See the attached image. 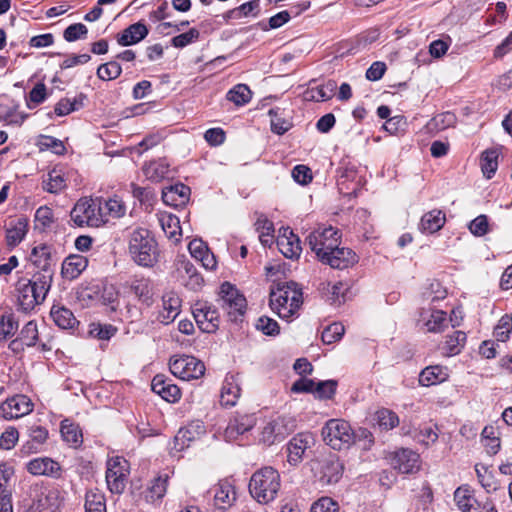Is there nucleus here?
Wrapping results in <instances>:
<instances>
[{
	"mask_svg": "<svg viewBox=\"0 0 512 512\" xmlns=\"http://www.w3.org/2000/svg\"><path fill=\"white\" fill-rule=\"evenodd\" d=\"M303 303L302 290L297 283L280 282L271 287L269 306L282 319L293 317Z\"/></svg>",
	"mask_w": 512,
	"mask_h": 512,
	"instance_id": "obj_1",
	"label": "nucleus"
},
{
	"mask_svg": "<svg viewBox=\"0 0 512 512\" xmlns=\"http://www.w3.org/2000/svg\"><path fill=\"white\" fill-rule=\"evenodd\" d=\"M128 251L132 260L139 266L151 268L158 262L157 242L145 228L138 227L130 233Z\"/></svg>",
	"mask_w": 512,
	"mask_h": 512,
	"instance_id": "obj_2",
	"label": "nucleus"
},
{
	"mask_svg": "<svg viewBox=\"0 0 512 512\" xmlns=\"http://www.w3.org/2000/svg\"><path fill=\"white\" fill-rule=\"evenodd\" d=\"M281 488L279 472L271 466L255 471L249 482V492L253 499L260 504L274 501Z\"/></svg>",
	"mask_w": 512,
	"mask_h": 512,
	"instance_id": "obj_3",
	"label": "nucleus"
},
{
	"mask_svg": "<svg viewBox=\"0 0 512 512\" xmlns=\"http://www.w3.org/2000/svg\"><path fill=\"white\" fill-rule=\"evenodd\" d=\"M323 441L334 450L349 448L357 439L351 425L343 419H330L322 428Z\"/></svg>",
	"mask_w": 512,
	"mask_h": 512,
	"instance_id": "obj_4",
	"label": "nucleus"
},
{
	"mask_svg": "<svg viewBox=\"0 0 512 512\" xmlns=\"http://www.w3.org/2000/svg\"><path fill=\"white\" fill-rule=\"evenodd\" d=\"M219 303L232 322L242 321L246 312L247 302L244 295L229 282H224L220 287Z\"/></svg>",
	"mask_w": 512,
	"mask_h": 512,
	"instance_id": "obj_5",
	"label": "nucleus"
},
{
	"mask_svg": "<svg viewBox=\"0 0 512 512\" xmlns=\"http://www.w3.org/2000/svg\"><path fill=\"white\" fill-rule=\"evenodd\" d=\"M306 241L319 260L340 244V235L332 226L319 228L311 232Z\"/></svg>",
	"mask_w": 512,
	"mask_h": 512,
	"instance_id": "obj_6",
	"label": "nucleus"
},
{
	"mask_svg": "<svg viewBox=\"0 0 512 512\" xmlns=\"http://www.w3.org/2000/svg\"><path fill=\"white\" fill-rule=\"evenodd\" d=\"M169 369L174 376L182 380H191L204 375L205 365L194 356L181 355L170 359Z\"/></svg>",
	"mask_w": 512,
	"mask_h": 512,
	"instance_id": "obj_7",
	"label": "nucleus"
},
{
	"mask_svg": "<svg viewBox=\"0 0 512 512\" xmlns=\"http://www.w3.org/2000/svg\"><path fill=\"white\" fill-rule=\"evenodd\" d=\"M99 209L95 206V199H80L70 212L71 221L78 227H99L102 221Z\"/></svg>",
	"mask_w": 512,
	"mask_h": 512,
	"instance_id": "obj_8",
	"label": "nucleus"
},
{
	"mask_svg": "<svg viewBox=\"0 0 512 512\" xmlns=\"http://www.w3.org/2000/svg\"><path fill=\"white\" fill-rule=\"evenodd\" d=\"M129 474V464L123 457H113L107 462L106 482L112 493L120 494L124 491Z\"/></svg>",
	"mask_w": 512,
	"mask_h": 512,
	"instance_id": "obj_9",
	"label": "nucleus"
},
{
	"mask_svg": "<svg viewBox=\"0 0 512 512\" xmlns=\"http://www.w3.org/2000/svg\"><path fill=\"white\" fill-rule=\"evenodd\" d=\"M295 429V423L290 418L279 417L267 423L261 433V440L267 445L283 441Z\"/></svg>",
	"mask_w": 512,
	"mask_h": 512,
	"instance_id": "obj_10",
	"label": "nucleus"
},
{
	"mask_svg": "<svg viewBox=\"0 0 512 512\" xmlns=\"http://www.w3.org/2000/svg\"><path fill=\"white\" fill-rule=\"evenodd\" d=\"M193 316L203 332L213 333L219 327V313L216 308L207 302L195 303L193 306Z\"/></svg>",
	"mask_w": 512,
	"mask_h": 512,
	"instance_id": "obj_11",
	"label": "nucleus"
},
{
	"mask_svg": "<svg viewBox=\"0 0 512 512\" xmlns=\"http://www.w3.org/2000/svg\"><path fill=\"white\" fill-rule=\"evenodd\" d=\"M33 410L30 398L23 394L15 395L0 405V416L6 420L18 419Z\"/></svg>",
	"mask_w": 512,
	"mask_h": 512,
	"instance_id": "obj_12",
	"label": "nucleus"
},
{
	"mask_svg": "<svg viewBox=\"0 0 512 512\" xmlns=\"http://www.w3.org/2000/svg\"><path fill=\"white\" fill-rule=\"evenodd\" d=\"M61 492L57 488L46 491L40 490L34 495L32 503L29 505V512H44L49 510L55 512L62 503Z\"/></svg>",
	"mask_w": 512,
	"mask_h": 512,
	"instance_id": "obj_13",
	"label": "nucleus"
},
{
	"mask_svg": "<svg viewBox=\"0 0 512 512\" xmlns=\"http://www.w3.org/2000/svg\"><path fill=\"white\" fill-rule=\"evenodd\" d=\"M391 465L400 473H414L420 469V456L413 450L402 448L393 453Z\"/></svg>",
	"mask_w": 512,
	"mask_h": 512,
	"instance_id": "obj_14",
	"label": "nucleus"
},
{
	"mask_svg": "<svg viewBox=\"0 0 512 512\" xmlns=\"http://www.w3.org/2000/svg\"><path fill=\"white\" fill-rule=\"evenodd\" d=\"M26 470L34 476H46L59 479L62 475L61 465L50 457H37L26 463Z\"/></svg>",
	"mask_w": 512,
	"mask_h": 512,
	"instance_id": "obj_15",
	"label": "nucleus"
},
{
	"mask_svg": "<svg viewBox=\"0 0 512 512\" xmlns=\"http://www.w3.org/2000/svg\"><path fill=\"white\" fill-rule=\"evenodd\" d=\"M342 473L343 465L336 454H331L319 461V481L323 485L337 483Z\"/></svg>",
	"mask_w": 512,
	"mask_h": 512,
	"instance_id": "obj_16",
	"label": "nucleus"
},
{
	"mask_svg": "<svg viewBox=\"0 0 512 512\" xmlns=\"http://www.w3.org/2000/svg\"><path fill=\"white\" fill-rule=\"evenodd\" d=\"M256 424V417L254 414H240L236 413L230 419L226 429L225 438L229 441L235 440L238 436L250 431Z\"/></svg>",
	"mask_w": 512,
	"mask_h": 512,
	"instance_id": "obj_17",
	"label": "nucleus"
},
{
	"mask_svg": "<svg viewBox=\"0 0 512 512\" xmlns=\"http://www.w3.org/2000/svg\"><path fill=\"white\" fill-rule=\"evenodd\" d=\"M334 269H346L357 262V255L349 248L336 246L328 255L320 260Z\"/></svg>",
	"mask_w": 512,
	"mask_h": 512,
	"instance_id": "obj_18",
	"label": "nucleus"
},
{
	"mask_svg": "<svg viewBox=\"0 0 512 512\" xmlns=\"http://www.w3.org/2000/svg\"><path fill=\"white\" fill-rule=\"evenodd\" d=\"M151 389L154 393L161 396L165 401L170 403L177 402L181 397V391L179 387L172 383L170 379H167L162 374L154 376L151 382Z\"/></svg>",
	"mask_w": 512,
	"mask_h": 512,
	"instance_id": "obj_19",
	"label": "nucleus"
},
{
	"mask_svg": "<svg viewBox=\"0 0 512 512\" xmlns=\"http://www.w3.org/2000/svg\"><path fill=\"white\" fill-rule=\"evenodd\" d=\"M277 245L281 253L289 259L298 258L302 251L300 239L289 227L282 229Z\"/></svg>",
	"mask_w": 512,
	"mask_h": 512,
	"instance_id": "obj_20",
	"label": "nucleus"
},
{
	"mask_svg": "<svg viewBox=\"0 0 512 512\" xmlns=\"http://www.w3.org/2000/svg\"><path fill=\"white\" fill-rule=\"evenodd\" d=\"M163 309L158 314V320L167 325L173 322L180 313L181 299L173 291L166 292L162 296Z\"/></svg>",
	"mask_w": 512,
	"mask_h": 512,
	"instance_id": "obj_21",
	"label": "nucleus"
},
{
	"mask_svg": "<svg viewBox=\"0 0 512 512\" xmlns=\"http://www.w3.org/2000/svg\"><path fill=\"white\" fill-rule=\"evenodd\" d=\"M30 260L41 272L38 274H54V263L51 248L48 245L36 246L32 249Z\"/></svg>",
	"mask_w": 512,
	"mask_h": 512,
	"instance_id": "obj_22",
	"label": "nucleus"
},
{
	"mask_svg": "<svg viewBox=\"0 0 512 512\" xmlns=\"http://www.w3.org/2000/svg\"><path fill=\"white\" fill-rule=\"evenodd\" d=\"M241 388L238 375L227 374L221 388L220 401L224 406H234L240 397Z\"/></svg>",
	"mask_w": 512,
	"mask_h": 512,
	"instance_id": "obj_23",
	"label": "nucleus"
},
{
	"mask_svg": "<svg viewBox=\"0 0 512 512\" xmlns=\"http://www.w3.org/2000/svg\"><path fill=\"white\" fill-rule=\"evenodd\" d=\"M88 260L78 254L69 255L62 263L61 274L64 278L74 280L87 268Z\"/></svg>",
	"mask_w": 512,
	"mask_h": 512,
	"instance_id": "obj_24",
	"label": "nucleus"
},
{
	"mask_svg": "<svg viewBox=\"0 0 512 512\" xmlns=\"http://www.w3.org/2000/svg\"><path fill=\"white\" fill-rule=\"evenodd\" d=\"M454 500L462 512H478L480 504L474 497V492L468 485L458 487L454 492Z\"/></svg>",
	"mask_w": 512,
	"mask_h": 512,
	"instance_id": "obj_25",
	"label": "nucleus"
},
{
	"mask_svg": "<svg viewBox=\"0 0 512 512\" xmlns=\"http://www.w3.org/2000/svg\"><path fill=\"white\" fill-rule=\"evenodd\" d=\"M190 188L182 183L167 187L162 191V200L165 204L178 207L189 200Z\"/></svg>",
	"mask_w": 512,
	"mask_h": 512,
	"instance_id": "obj_26",
	"label": "nucleus"
},
{
	"mask_svg": "<svg viewBox=\"0 0 512 512\" xmlns=\"http://www.w3.org/2000/svg\"><path fill=\"white\" fill-rule=\"evenodd\" d=\"M30 440L22 445L20 453L27 456L40 451L41 445L45 443L48 438V430L42 426H32L29 429Z\"/></svg>",
	"mask_w": 512,
	"mask_h": 512,
	"instance_id": "obj_27",
	"label": "nucleus"
},
{
	"mask_svg": "<svg viewBox=\"0 0 512 512\" xmlns=\"http://www.w3.org/2000/svg\"><path fill=\"white\" fill-rule=\"evenodd\" d=\"M33 285L26 281L18 283V306L23 312L31 311L37 304L40 303L39 295L35 294Z\"/></svg>",
	"mask_w": 512,
	"mask_h": 512,
	"instance_id": "obj_28",
	"label": "nucleus"
},
{
	"mask_svg": "<svg viewBox=\"0 0 512 512\" xmlns=\"http://www.w3.org/2000/svg\"><path fill=\"white\" fill-rule=\"evenodd\" d=\"M148 28L145 24L137 22L125 28L118 35L117 42L121 46H130L143 40L148 35Z\"/></svg>",
	"mask_w": 512,
	"mask_h": 512,
	"instance_id": "obj_29",
	"label": "nucleus"
},
{
	"mask_svg": "<svg viewBox=\"0 0 512 512\" xmlns=\"http://www.w3.org/2000/svg\"><path fill=\"white\" fill-rule=\"evenodd\" d=\"M445 222V213L442 210L433 209L421 217L419 229L422 233L433 234L439 231Z\"/></svg>",
	"mask_w": 512,
	"mask_h": 512,
	"instance_id": "obj_30",
	"label": "nucleus"
},
{
	"mask_svg": "<svg viewBox=\"0 0 512 512\" xmlns=\"http://www.w3.org/2000/svg\"><path fill=\"white\" fill-rule=\"evenodd\" d=\"M28 232V219L19 217L9 224L6 230V242L10 247H15L25 238Z\"/></svg>",
	"mask_w": 512,
	"mask_h": 512,
	"instance_id": "obj_31",
	"label": "nucleus"
},
{
	"mask_svg": "<svg viewBox=\"0 0 512 512\" xmlns=\"http://www.w3.org/2000/svg\"><path fill=\"white\" fill-rule=\"evenodd\" d=\"M50 315L61 329H74L79 324L72 311L62 305H53Z\"/></svg>",
	"mask_w": 512,
	"mask_h": 512,
	"instance_id": "obj_32",
	"label": "nucleus"
},
{
	"mask_svg": "<svg viewBox=\"0 0 512 512\" xmlns=\"http://www.w3.org/2000/svg\"><path fill=\"white\" fill-rule=\"evenodd\" d=\"M448 370L440 365H432L423 369L419 375V383L422 386H432L444 382L448 378Z\"/></svg>",
	"mask_w": 512,
	"mask_h": 512,
	"instance_id": "obj_33",
	"label": "nucleus"
},
{
	"mask_svg": "<svg viewBox=\"0 0 512 512\" xmlns=\"http://www.w3.org/2000/svg\"><path fill=\"white\" fill-rule=\"evenodd\" d=\"M159 223L166 236L174 243H178L181 237L179 218L171 213H161Z\"/></svg>",
	"mask_w": 512,
	"mask_h": 512,
	"instance_id": "obj_34",
	"label": "nucleus"
},
{
	"mask_svg": "<svg viewBox=\"0 0 512 512\" xmlns=\"http://www.w3.org/2000/svg\"><path fill=\"white\" fill-rule=\"evenodd\" d=\"M308 447L309 441L302 434L293 437L287 444L288 462L293 465L299 463Z\"/></svg>",
	"mask_w": 512,
	"mask_h": 512,
	"instance_id": "obj_35",
	"label": "nucleus"
},
{
	"mask_svg": "<svg viewBox=\"0 0 512 512\" xmlns=\"http://www.w3.org/2000/svg\"><path fill=\"white\" fill-rule=\"evenodd\" d=\"M166 159H158L149 162L143 167L144 175L153 182H159L168 176L170 169Z\"/></svg>",
	"mask_w": 512,
	"mask_h": 512,
	"instance_id": "obj_36",
	"label": "nucleus"
},
{
	"mask_svg": "<svg viewBox=\"0 0 512 512\" xmlns=\"http://www.w3.org/2000/svg\"><path fill=\"white\" fill-rule=\"evenodd\" d=\"M203 432V426L199 423L180 428L174 437L175 448L183 450L188 447L190 442L196 439V436Z\"/></svg>",
	"mask_w": 512,
	"mask_h": 512,
	"instance_id": "obj_37",
	"label": "nucleus"
},
{
	"mask_svg": "<svg viewBox=\"0 0 512 512\" xmlns=\"http://www.w3.org/2000/svg\"><path fill=\"white\" fill-rule=\"evenodd\" d=\"M131 291L135 294L138 301L151 306L153 303V291L149 279L140 278L132 281L130 286Z\"/></svg>",
	"mask_w": 512,
	"mask_h": 512,
	"instance_id": "obj_38",
	"label": "nucleus"
},
{
	"mask_svg": "<svg viewBox=\"0 0 512 512\" xmlns=\"http://www.w3.org/2000/svg\"><path fill=\"white\" fill-rule=\"evenodd\" d=\"M336 88L337 83L334 80H329L323 85L307 90L304 97L309 101H326L333 97Z\"/></svg>",
	"mask_w": 512,
	"mask_h": 512,
	"instance_id": "obj_39",
	"label": "nucleus"
},
{
	"mask_svg": "<svg viewBox=\"0 0 512 512\" xmlns=\"http://www.w3.org/2000/svg\"><path fill=\"white\" fill-rule=\"evenodd\" d=\"M65 187L66 180L63 173L55 168L49 171L46 178L42 181V188L48 193L57 194L64 190Z\"/></svg>",
	"mask_w": 512,
	"mask_h": 512,
	"instance_id": "obj_40",
	"label": "nucleus"
},
{
	"mask_svg": "<svg viewBox=\"0 0 512 512\" xmlns=\"http://www.w3.org/2000/svg\"><path fill=\"white\" fill-rule=\"evenodd\" d=\"M85 512H107L105 495L98 489H91L85 495Z\"/></svg>",
	"mask_w": 512,
	"mask_h": 512,
	"instance_id": "obj_41",
	"label": "nucleus"
},
{
	"mask_svg": "<svg viewBox=\"0 0 512 512\" xmlns=\"http://www.w3.org/2000/svg\"><path fill=\"white\" fill-rule=\"evenodd\" d=\"M456 122V117L451 112H444L430 119L425 128L429 133H437L451 127Z\"/></svg>",
	"mask_w": 512,
	"mask_h": 512,
	"instance_id": "obj_42",
	"label": "nucleus"
},
{
	"mask_svg": "<svg viewBox=\"0 0 512 512\" xmlns=\"http://www.w3.org/2000/svg\"><path fill=\"white\" fill-rule=\"evenodd\" d=\"M235 498V490L230 483L226 481L219 483L214 494L216 506L219 508H225L226 505L230 506Z\"/></svg>",
	"mask_w": 512,
	"mask_h": 512,
	"instance_id": "obj_43",
	"label": "nucleus"
},
{
	"mask_svg": "<svg viewBox=\"0 0 512 512\" xmlns=\"http://www.w3.org/2000/svg\"><path fill=\"white\" fill-rule=\"evenodd\" d=\"M499 153L496 149H488L482 153L480 165L483 175L491 179L498 168Z\"/></svg>",
	"mask_w": 512,
	"mask_h": 512,
	"instance_id": "obj_44",
	"label": "nucleus"
},
{
	"mask_svg": "<svg viewBox=\"0 0 512 512\" xmlns=\"http://www.w3.org/2000/svg\"><path fill=\"white\" fill-rule=\"evenodd\" d=\"M226 98L236 106H244L250 102L252 91L246 84H237L227 92Z\"/></svg>",
	"mask_w": 512,
	"mask_h": 512,
	"instance_id": "obj_45",
	"label": "nucleus"
},
{
	"mask_svg": "<svg viewBox=\"0 0 512 512\" xmlns=\"http://www.w3.org/2000/svg\"><path fill=\"white\" fill-rule=\"evenodd\" d=\"M466 341V334L463 331H454L446 337L443 349L447 356L457 355L461 352Z\"/></svg>",
	"mask_w": 512,
	"mask_h": 512,
	"instance_id": "obj_46",
	"label": "nucleus"
},
{
	"mask_svg": "<svg viewBox=\"0 0 512 512\" xmlns=\"http://www.w3.org/2000/svg\"><path fill=\"white\" fill-rule=\"evenodd\" d=\"M52 279L53 275L35 274L32 280H27L26 282L33 285L35 294L39 295V300L42 302L51 287Z\"/></svg>",
	"mask_w": 512,
	"mask_h": 512,
	"instance_id": "obj_47",
	"label": "nucleus"
},
{
	"mask_svg": "<svg viewBox=\"0 0 512 512\" xmlns=\"http://www.w3.org/2000/svg\"><path fill=\"white\" fill-rule=\"evenodd\" d=\"M282 110L280 108H272L269 110L268 114L271 118V130L272 132L282 135L287 132L292 124L290 121L282 117Z\"/></svg>",
	"mask_w": 512,
	"mask_h": 512,
	"instance_id": "obj_48",
	"label": "nucleus"
},
{
	"mask_svg": "<svg viewBox=\"0 0 512 512\" xmlns=\"http://www.w3.org/2000/svg\"><path fill=\"white\" fill-rule=\"evenodd\" d=\"M18 330V321L13 313H4L0 317V341L13 336Z\"/></svg>",
	"mask_w": 512,
	"mask_h": 512,
	"instance_id": "obj_49",
	"label": "nucleus"
},
{
	"mask_svg": "<svg viewBox=\"0 0 512 512\" xmlns=\"http://www.w3.org/2000/svg\"><path fill=\"white\" fill-rule=\"evenodd\" d=\"M61 435L67 443L77 446L82 442V433L79 427L64 420L61 423Z\"/></svg>",
	"mask_w": 512,
	"mask_h": 512,
	"instance_id": "obj_50",
	"label": "nucleus"
},
{
	"mask_svg": "<svg viewBox=\"0 0 512 512\" xmlns=\"http://www.w3.org/2000/svg\"><path fill=\"white\" fill-rule=\"evenodd\" d=\"M117 332V328L111 324L91 323L89 325V335L99 340H109Z\"/></svg>",
	"mask_w": 512,
	"mask_h": 512,
	"instance_id": "obj_51",
	"label": "nucleus"
},
{
	"mask_svg": "<svg viewBox=\"0 0 512 512\" xmlns=\"http://www.w3.org/2000/svg\"><path fill=\"white\" fill-rule=\"evenodd\" d=\"M119 292L113 284H105L102 287L100 300L103 305L110 307L111 311H116L119 304Z\"/></svg>",
	"mask_w": 512,
	"mask_h": 512,
	"instance_id": "obj_52",
	"label": "nucleus"
},
{
	"mask_svg": "<svg viewBox=\"0 0 512 512\" xmlns=\"http://www.w3.org/2000/svg\"><path fill=\"white\" fill-rule=\"evenodd\" d=\"M183 269L188 277L185 285L191 290H198L203 285V277L198 273L196 267L189 261L183 262Z\"/></svg>",
	"mask_w": 512,
	"mask_h": 512,
	"instance_id": "obj_53",
	"label": "nucleus"
},
{
	"mask_svg": "<svg viewBox=\"0 0 512 512\" xmlns=\"http://www.w3.org/2000/svg\"><path fill=\"white\" fill-rule=\"evenodd\" d=\"M260 9V0H252L241 4L240 6L230 10L228 17L240 18L241 16H257Z\"/></svg>",
	"mask_w": 512,
	"mask_h": 512,
	"instance_id": "obj_54",
	"label": "nucleus"
},
{
	"mask_svg": "<svg viewBox=\"0 0 512 512\" xmlns=\"http://www.w3.org/2000/svg\"><path fill=\"white\" fill-rule=\"evenodd\" d=\"M122 68L117 61L102 64L97 69V76L104 81L116 79L120 76Z\"/></svg>",
	"mask_w": 512,
	"mask_h": 512,
	"instance_id": "obj_55",
	"label": "nucleus"
},
{
	"mask_svg": "<svg viewBox=\"0 0 512 512\" xmlns=\"http://www.w3.org/2000/svg\"><path fill=\"white\" fill-rule=\"evenodd\" d=\"M255 327L267 336H276L280 333V327L276 320L268 317L261 316L256 321Z\"/></svg>",
	"mask_w": 512,
	"mask_h": 512,
	"instance_id": "obj_56",
	"label": "nucleus"
},
{
	"mask_svg": "<svg viewBox=\"0 0 512 512\" xmlns=\"http://www.w3.org/2000/svg\"><path fill=\"white\" fill-rule=\"evenodd\" d=\"M512 331V316L503 315L494 329V335L498 341L505 342L509 339Z\"/></svg>",
	"mask_w": 512,
	"mask_h": 512,
	"instance_id": "obj_57",
	"label": "nucleus"
},
{
	"mask_svg": "<svg viewBox=\"0 0 512 512\" xmlns=\"http://www.w3.org/2000/svg\"><path fill=\"white\" fill-rule=\"evenodd\" d=\"M345 329L341 323L335 322L327 326L321 335L322 341L325 344H332L342 338Z\"/></svg>",
	"mask_w": 512,
	"mask_h": 512,
	"instance_id": "obj_58",
	"label": "nucleus"
},
{
	"mask_svg": "<svg viewBox=\"0 0 512 512\" xmlns=\"http://www.w3.org/2000/svg\"><path fill=\"white\" fill-rule=\"evenodd\" d=\"M482 439L487 452L495 455L500 449V440L495 436L494 427L486 426L482 431Z\"/></svg>",
	"mask_w": 512,
	"mask_h": 512,
	"instance_id": "obj_59",
	"label": "nucleus"
},
{
	"mask_svg": "<svg viewBox=\"0 0 512 512\" xmlns=\"http://www.w3.org/2000/svg\"><path fill=\"white\" fill-rule=\"evenodd\" d=\"M376 416L378 425L382 429L390 430L395 428L399 424L398 416L391 410L381 409L377 411Z\"/></svg>",
	"mask_w": 512,
	"mask_h": 512,
	"instance_id": "obj_60",
	"label": "nucleus"
},
{
	"mask_svg": "<svg viewBox=\"0 0 512 512\" xmlns=\"http://www.w3.org/2000/svg\"><path fill=\"white\" fill-rule=\"evenodd\" d=\"M54 222V215L51 208L47 206H41L36 210L35 223L36 228L46 230Z\"/></svg>",
	"mask_w": 512,
	"mask_h": 512,
	"instance_id": "obj_61",
	"label": "nucleus"
},
{
	"mask_svg": "<svg viewBox=\"0 0 512 512\" xmlns=\"http://www.w3.org/2000/svg\"><path fill=\"white\" fill-rule=\"evenodd\" d=\"M446 313L441 310L432 311L430 317L425 322L429 332H441L446 325Z\"/></svg>",
	"mask_w": 512,
	"mask_h": 512,
	"instance_id": "obj_62",
	"label": "nucleus"
},
{
	"mask_svg": "<svg viewBox=\"0 0 512 512\" xmlns=\"http://www.w3.org/2000/svg\"><path fill=\"white\" fill-rule=\"evenodd\" d=\"M336 388L335 380L319 381L315 384L314 394L320 399H330L335 394Z\"/></svg>",
	"mask_w": 512,
	"mask_h": 512,
	"instance_id": "obj_63",
	"label": "nucleus"
},
{
	"mask_svg": "<svg viewBox=\"0 0 512 512\" xmlns=\"http://www.w3.org/2000/svg\"><path fill=\"white\" fill-rule=\"evenodd\" d=\"M310 512H339V505L330 497H322L313 503Z\"/></svg>",
	"mask_w": 512,
	"mask_h": 512,
	"instance_id": "obj_64",
	"label": "nucleus"
}]
</instances>
